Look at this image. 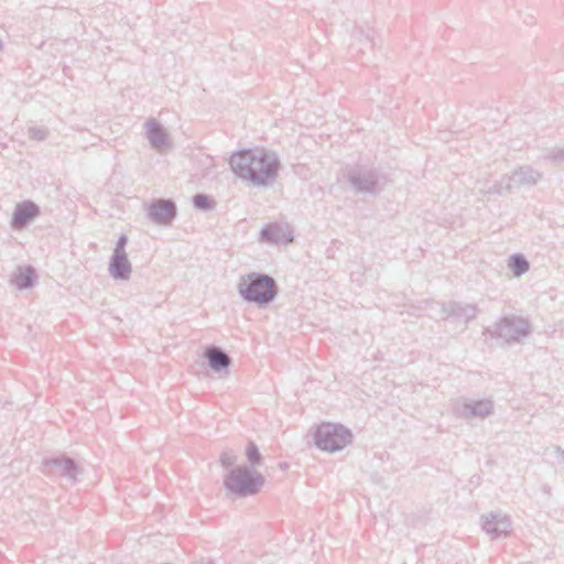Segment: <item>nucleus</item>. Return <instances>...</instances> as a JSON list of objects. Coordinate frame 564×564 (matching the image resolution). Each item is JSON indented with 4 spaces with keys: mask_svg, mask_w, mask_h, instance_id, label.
Masks as SVG:
<instances>
[{
    "mask_svg": "<svg viewBox=\"0 0 564 564\" xmlns=\"http://www.w3.org/2000/svg\"><path fill=\"white\" fill-rule=\"evenodd\" d=\"M204 355L209 367L216 372L226 370L231 365V358L220 347L210 346L206 348Z\"/></svg>",
    "mask_w": 564,
    "mask_h": 564,
    "instance_id": "17",
    "label": "nucleus"
},
{
    "mask_svg": "<svg viewBox=\"0 0 564 564\" xmlns=\"http://www.w3.org/2000/svg\"><path fill=\"white\" fill-rule=\"evenodd\" d=\"M193 205L196 209L208 212L215 206V202L206 194H196L193 196Z\"/></svg>",
    "mask_w": 564,
    "mask_h": 564,
    "instance_id": "21",
    "label": "nucleus"
},
{
    "mask_svg": "<svg viewBox=\"0 0 564 564\" xmlns=\"http://www.w3.org/2000/svg\"><path fill=\"white\" fill-rule=\"evenodd\" d=\"M229 164L235 175L254 186L272 184L280 169L278 154L264 149L238 151L230 156Z\"/></svg>",
    "mask_w": 564,
    "mask_h": 564,
    "instance_id": "1",
    "label": "nucleus"
},
{
    "mask_svg": "<svg viewBox=\"0 0 564 564\" xmlns=\"http://www.w3.org/2000/svg\"><path fill=\"white\" fill-rule=\"evenodd\" d=\"M128 243V237L126 235H121L116 243V247L113 249L112 253H127L126 252V246Z\"/></svg>",
    "mask_w": 564,
    "mask_h": 564,
    "instance_id": "26",
    "label": "nucleus"
},
{
    "mask_svg": "<svg viewBox=\"0 0 564 564\" xmlns=\"http://www.w3.org/2000/svg\"><path fill=\"white\" fill-rule=\"evenodd\" d=\"M456 414L464 420H485L494 412V402L490 399L465 400L456 408Z\"/></svg>",
    "mask_w": 564,
    "mask_h": 564,
    "instance_id": "9",
    "label": "nucleus"
},
{
    "mask_svg": "<svg viewBox=\"0 0 564 564\" xmlns=\"http://www.w3.org/2000/svg\"><path fill=\"white\" fill-rule=\"evenodd\" d=\"M547 159L555 163H564V147H557L550 151Z\"/></svg>",
    "mask_w": 564,
    "mask_h": 564,
    "instance_id": "25",
    "label": "nucleus"
},
{
    "mask_svg": "<svg viewBox=\"0 0 564 564\" xmlns=\"http://www.w3.org/2000/svg\"><path fill=\"white\" fill-rule=\"evenodd\" d=\"M28 135L34 141H44L50 135V130L44 126H31L28 129Z\"/></svg>",
    "mask_w": 564,
    "mask_h": 564,
    "instance_id": "22",
    "label": "nucleus"
},
{
    "mask_svg": "<svg viewBox=\"0 0 564 564\" xmlns=\"http://www.w3.org/2000/svg\"><path fill=\"white\" fill-rule=\"evenodd\" d=\"M176 215V204L172 199L156 198L148 207V217L156 225H170Z\"/></svg>",
    "mask_w": 564,
    "mask_h": 564,
    "instance_id": "10",
    "label": "nucleus"
},
{
    "mask_svg": "<svg viewBox=\"0 0 564 564\" xmlns=\"http://www.w3.org/2000/svg\"><path fill=\"white\" fill-rule=\"evenodd\" d=\"M532 333L530 322L521 316L508 315L499 319L490 330L492 337L502 339L508 345L520 344Z\"/></svg>",
    "mask_w": 564,
    "mask_h": 564,
    "instance_id": "5",
    "label": "nucleus"
},
{
    "mask_svg": "<svg viewBox=\"0 0 564 564\" xmlns=\"http://www.w3.org/2000/svg\"><path fill=\"white\" fill-rule=\"evenodd\" d=\"M352 45L359 44V51H364V46L372 47L375 45V30L369 24H358L352 31Z\"/></svg>",
    "mask_w": 564,
    "mask_h": 564,
    "instance_id": "18",
    "label": "nucleus"
},
{
    "mask_svg": "<svg viewBox=\"0 0 564 564\" xmlns=\"http://www.w3.org/2000/svg\"><path fill=\"white\" fill-rule=\"evenodd\" d=\"M264 485V477L259 471L247 466L232 467L224 476V486L237 497L257 495Z\"/></svg>",
    "mask_w": 564,
    "mask_h": 564,
    "instance_id": "4",
    "label": "nucleus"
},
{
    "mask_svg": "<svg viewBox=\"0 0 564 564\" xmlns=\"http://www.w3.org/2000/svg\"><path fill=\"white\" fill-rule=\"evenodd\" d=\"M145 137L155 151L164 153L171 148V141L166 129L155 119L151 118L144 123Z\"/></svg>",
    "mask_w": 564,
    "mask_h": 564,
    "instance_id": "12",
    "label": "nucleus"
},
{
    "mask_svg": "<svg viewBox=\"0 0 564 564\" xmlns=\"http://www.w3.org/2000/svg\"><path fill=\"white\" fill-rule=\"evenodd\" d=\"M260 241L270 245H288L293 241V232L289 225L270 224L261 229Z\"/></svg>",
    "mask_w": 564,
    "mask_h": 564,
    "instance_id": "13",
    "label": "nucleus"
},
{
    "mask_svg": "<svg viewBox=\"0 0 564 564\" xmlns=\"http://www.w3.org/2000/svg\"><path fill=\"white\" fill-rule=\"evenodd\" d=\"M508 268L519 278L529 271L530 263L522 253H514L508 259Z\"/></svg>",
    "mask_w": 564,
    "mask_h": 564,
    "instance_id": "20",
    "label": "nucleus"
},
{
    "mask_svg": "<svg viewBox=\"0 0 564 564\" xmlns=\"http://www.w3.org/2000/svg\"><path fill=\"white\" fill-rule=\"evenodd\" d=\"M237 462V456L232 451H225L220 455V464L225 468L232 467Z\"/></svg>",
    "mask_w": 564,
    "mask_h": 564,
    "instance_id": "24",
    "label": "nucleus"
},
{
    "mask_svg": "<svg viewBox=\"0 0 564 564\" xmlns=\"http://www.w3.org/2000/svg\"><path fill=\"white\" fill-rule=\"evenodd\" d=\"M555 452H556L557 457H560L562 460H564V449L561 448L560 446H557L555 448Z\"/></svg>",
    "mask_w": 564,
    "mask_h": 564,
    "instance_id": "27",
    "label": "nucleus"
},
{
    "mask_svg": "<svg viewBox=\"0 0 564 564\" xmlns=\"http://www.w3.org/2000/svg\"><path fill=\"white\" fill-rule=\"evenodd\" d=\"M207 564H213V562L209 561Z\"/></svg>",
    "mask_w": 564,
    "mask_h": 564,
    "instance_id": "28",
    "label": "nucleus"
},
{
    "mask_svg": "<svg viewBox=\"0 0 564 564\" xmlns=\"http://www.w3.org/2000/svg\"><path fill=\"white\" fill-rule=\"evenodd\" d=\"M477 315V306L474 304L448 302L442 305V318H454L467 324Z\"/></svg>",
    "mask_w": 564,
    "mask_h": 564,
    "instance_id": "14",
    "label": "nucleus"
},
{
    "mask_svg": "<svg viewBox=\"0 0 564 564\" xmlns=\"http://www.w3.org/2000/svg\"><path fill=\"white\" fill-rule=\"evenodd\" d=\"M44 466L46 473L51 476L63 477L72 485L77 481L79 468L76 462L70 457L61 456L50 458L44 462Z\"/></svg>",
    "mask_w": 564,
    "mask_h": 564,
    "instance_id": "8",
    "label": "nucleus"
},
{
    "mask_svg": "<svg viewBox=\"0 0 564 564\" xmlns=\"http://www.w3.org/2000/svg\"><path fill=\"white\" fill-rule=\"evenodd\" d=\"M40 215V207L32 200L19 203L13 212L11 226L22 229Z\"/></svg>",
    "mask_w": 564,
    "mask_h": 564,
    "instance_id": "15",
    "label": "nucleus"
},
{
    "mask_svg": "<svg viewBox=\"0 0 564 564\" xmlns=\"http://www.w3.org/2000/svg\"><path fill=\"white\" fill-rule=\"evenodd\" d=\"M109 274L115 280L127 281L130 279L132 265L127 253H112L109 267Z\"/></svg>",
    "mask_w": 564,
    "mask_h": 564,
    "instance_id": "16",
    "label": "nucleus"
},
{
    "mask_svg": "<svg viewBox=\"0 0 564 564\" xmlns=\"http://www.w3.org/2000/svg\"><path fill=\"white\" fill-rule=\"evenodd\" d=\"M543 178V173L531 165H520L510 173L501 176L491 186L484 185L479 187L482 195H502L506 192L519 189L521 187H533Z\"/></svg>",
    "mask_w": 564,
    "mask_h": 564,
    "instance_id": "3",
    "label": "nucleus"
},
{
    "mask_svg": "<svg viewBox=\"0 0 564 564\" xmlns=\"http://www.w3.org/2000/svg\"><path fill=\"white\" fill-rule=\"evenodd\" d=\"M35 270L32 267H19L12 282L19 290H26L33 285Z\"/></svg>",
    "mask_w": 564,
    "mask_h": 564,
    "instance_id": "19",
    "label": "nucleus"
},
{
    "mask_svg": "<svg viewBox=\"0 0 564 564\" xmlns=\"http://www.w3.org/2000/svg\"><path fill=\"white\" fill-rule=\"evenodd\" d=\"M237 290L241 299L247 303H253L262 307L272 303L278 295L276 281L260 272H251L241 275Z\"/></svg>",
    "mask_w": 564,
    "mask_h": 564,
    "instance_id": "2",
    "label": "nucleus"
},
{
    "mask_svg": "<svg viewBox=\"0 0 564 564\" xmlns=\"http://www.w3.org/2000/svg\"><path fill=\"white\" fill-rule=\"evenodd\" d=\"M246 456L252 466L260 464L262 458L258 446L253 442L248 443V446L246 448Z\"/></svg>",
    "mask_w": 564,
    "mask_h": 564,
    "instance_id": "23",
    "label": "nucleus"
},
{
    "mask_svg": "<svg viewBox=\"0 0 564 564\" xmlns=\"http://www.w3.org/2000/svg\"><path fill=\"white\" fill-rule=\"evenodd\" d=\"M352 441L351 432L341 424L323 423L315 432V444L326 452H338Z\"/></svg>",
    "mask_w": 564,
    "mask_h": 564,
    "instance_id": "6",
    "label": "nucleus"
},
{
    "mask_svg": "<svg viewBox=\"0 0 564 564\" xmlns=\"http://www.w3.org/2000/svg\"><path fill=\"white\" fill-rule=\"evenodd\" d=\"M348 181L357 193L377 195L383 188L379 173L373 169H356L348 172Z\"/></svg>",
    "mask_w": 564,
    "mask_h": 564,
    "instance_id": "7",
    "label": "nucleus"
},
{
    "mask_svg": "<svg viewBox=\"0 0 564 564\" xmlns=\"http://www.w3.org/2000/svg\"><path fill=\"white\" fill-rule=\"evenodd\" d=\"M481 528L492 540L507 536L511 531V520L500 511L489 512L481 516Z\"/></svg>",
    "mask_w": 564,
    "mask_h": 564,
    "instance_id": "11",
    "label": "nucleus"
}]
</instances>
